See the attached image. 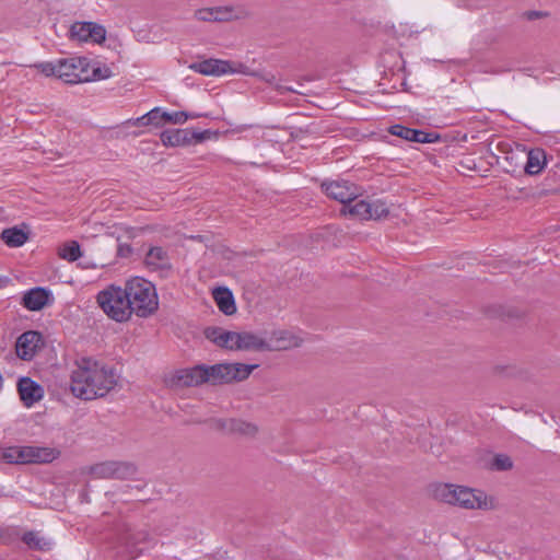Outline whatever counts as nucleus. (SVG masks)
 <instances>
[{
  "label": "nucleus",
  "mask_w": 560,
  "mask_h": 560,
  "mask_svg": "<svg viewBox=\"0 0 560 560\" xmlns=\"http://www.w3.org/2000/svg\"><path fill=\"white\" fill-rule=\"evenodd\" d=\"M1 238L9 247H20L27 241V234L21 229L10 228L2 231Z\"/></svg>",
  "instance_id": "26"
},
{
  "label": "nucleus",
  "mask_w": 560,
  "mask_h": 560,
  "mask_svg": "<svg viewBox=\"0 0 560 560\" xmlns=\"http://www.w3.org/2000/svg\"><path fill=\"white\" fill-rule=\"evenodd\" d=\"M342 212L361 220H370V202L365 200H359L353 205L347 202L342 208Z\"/></svg>",
  "instance_id": "27"
},
{
  "label": "nucleus",
  "mask_w": 560,
  "mask_h": 560,
  "mask_svg": "<svg viewBox=\"0 0 560 560\" xmlns=\"http://www.w3.org/2000/svg\"><path fill=\"white\" fill-rule=\"evenodd\" d=\"M210 425L219 431L245 436H254L258 431L254 423L241 419H212Z\"/></svg>",
  "instance_id": "15"
},
{
  "label": "nucleus",
  "mask_w": 560,
  "mask_h": 560,
  "mask_svg": "<svg viewBox=\"0 0 560 560\" xmlns=\"http://www.w3.org/2000/svg\"><path fill=\"white\" fill-rule=\"evenodd\" d=\"M202 116L203 115H201V114L188 113V112H184V110L172 112V113L163 110V114H162V118L164 119V122H171V124H175V125H183L188 119H196V118H199Z\"/></svg>",
  "instance_id": "29"
},
{
  "label": "nucleus",
  "mask_w": 560,
  "mask_h": 560,
  "mask_svg": "<svg viewBox=\"0 0 560 560\" xmlns=\"http://www.w3.org/2000/svg\"><path fill=\"white\" fill-rule=\"evenodd\" d=\"M491 467L495 470H509L513 467L512 459L504 454L495 455Z\"/></svg>",
  "instance_id": "34"
},
{
  "label": "nucleus",
  "mask_w": 560,
  "mask_h": 560,
  "mask_svg": "<svg viewBox=\"0 0 560 560\" xmlns=\"http://www.w3.org/2000/svg\"><path fill=\"white\" fill-rule=\"evenodd\" d=\"M118 383L113 368L92 358H82L75 362L71 373V393L81 399L92 400L106 396Z\"/></svg>",
  "instance_id": "1"
},
{
  "label": "nucleus",
  "mask_w": 560,
  "mask_h": 560,
  "mask_svg": "<svg viewBox=\"0 0 560 560\" xmlns=\"http://www.w3.org/2000/svg\"><path fill=\"white\" fill-rule=\"evenodd\" d=\"M125 291L130 304L131 315L149 317L159 307V299L152 282L141 277H133L126 281Z\"/></svg>",
  "instance_id": "2"
},
{
  "label": "nucleus",
  "mask_w": 560,
  "mask_h": 560,
  "mask_svg": "<svg viewBox=\"0 0 560 560\" xmlns=\"http://www.w3.org/2000/svg\"><path fill=\"white\" fill-rule=\"evenodd\" d=\"M144 262L151 270H167L171 259L167 252L160 246L151 247L145 255Z\"/></svg>",
  "instance_id": "22"
},
{
  "label": "nucleus",
  "mask_w": 560,
  "mask_h": 560,
  "mask_svg": "<svg viewBox=\"0 0 560 560\" xmlns=\"http://www.w3.org/2000/svg\"><path fill=\"white\" fill-rule=\"evenodd\" d=\"M261 79H262L265 82H267V83H269V84H271V85H275V86H276V89H278V90L285 89L284 86H282V85H280V84L278 83V81H277V79H276L275 74H272V73H270V72L261 74Z\"/></svg>",
  "instance_id": "37"
},
{
  "label": "nucleus",
  "mask_w": 560,
  "mask_h": 560,
  "mask_svg": "<svg viewBox=\"0 0 560 560\" xmlns=\"http://www.w3.org/2000/svg\"><path fill=\"white\" fill-rule=\"evenodd\" d=\"M124 539L126 550L131 558H137L152 546L150 535L145 530L128 533Z\"/></svg>",
  "instance_id": "19"
},
{
  "label": "nucleus",
  "mask_w": 560,
  "mask_h": 560,
  "mask_svg": "<svg viewBox=\"0 0 560 560\" xmlns=\"http://www.w3.org/2000/svg\"><path fill=\"white\" fill-rule=\"evenodd\" d=\"M69 37L80 43L101 44L106 38V30L94 22H75L69 30Z\"/></svg>",
  "instance_id": "11"
},
{
  "label": "nucleus",
  "mask_w": 560,
  "mask_h": 560,
  "mask_svg": "<svg viewBox=\"0 0 560 560\" xmlns=\"http://www.w3.org/2000/svg\"><path fill=\"white\" fill-rule=\"evenodd\" d=\"M96 303L108 318L117 323L128 322L132 316L125 287H106L97 293Z\"/></svg>",
  "instance_id": "4"
},
{
  "label": "nucleus",
  "mask_w": 560,
  "mask_h": 560,
  "mask_svg": "<svg viewBox=\"0 0 560 560\" xmlns=\"http://www.w3.org/2000/svg\"><path fill=\"white\" fill-rule=\"evenodd\" d=\"M46 77H57L59 79V59L56 61H46L34 65Z\"/></svg>",
  "instance_id": "33"
},
{
  "label": "nucleus",
  "mask_w": 560,
  "mask_h": 560,
  "mask_svg": "<svg viewBox=\"0 0 560 560\" xmlns=\"http://www.w3.org/2000/svg\"><path fill=\"white\" fill-rule=\"evenodd\" d=\"M207 337L219 347L237 350V332L228 331L222 328H212L207 331Z\"/></svg>",
  "instance_id": "23"
},
{
  "label": "nucleus",
  "mask_w": 560,
  "mask_h": 560,
  "mask_svg": "<svg viewBox=\"0 0 560 560\" xmlns=\"http://www.w3.org/2000/svg\"><path fill=\"white\" fill-rule=\"evenodd\" d=\"M100 68L90 69V61L84 57H69L59 59V79L66 83L77 84L91 80L105 79Z\"/></svg>",
  "instance_id": "6"
},
{
  "label": "nucleus",
  "mask_w": 560,
  "mask_h": 560,
  "mask_svg": "<svg viewBox=\"0 0 560 560\" xmlns=\"http://www.w3.org/2000/svg\"><path fill=\"white\" fill-rule=\"evenodd\" d=\"M257 364L219 363L207 366V382L212 385L228 384L246 380L257 368Z\"/></svg>",
  "instance_id": "7"
},
{
  "label": "nucleus",
  "mask_w": 560,
  "mask_h": 560,
  "mask_svg": "<svg viewBox=\"0 0 560 560\" xmlns=\"http://www.w3.org/2000/svg\"><path fill=\"white\" fill-rule=\"evenodd\" d=\"M213 298L219 310L225 315H232L236 312V305L232 292L226 288L214 290Z\"/></svg>",
  "instance_id": "24"
},
{
  "label": "nucleus",
  "mask_w": 560,
  "mask_h": 560,
  "mask_svg": "<svg viewBox=\"0 0 560 560\" xmlns=\"http://www.w3.org/2000/svg\"><path fill=\"white\" fill-rule=\"evenodd\" d=\"M137 472L136 466L128 462L106 460L90 468V474L98 479H129Z\"/></svg>",
  "instance_id": "8"
},
{
  "label": "nucleus",
  "mask_w": 560,
  "mask_h": 560,
  "mask_svg": "<svg viewBox=\"0 0 560 560\" xmlns=\"http://www.w3.org/2000/svg\"><path fill=\"white\" fill-rule=\"evenodd\" d=\"M322 188L329 198L343 205L352 202L359 195L358 187L343 179L323 182Z\"/></svg>",
  "instance_id": "13"
},
{
  "label": "nucleus",
  "mask_w": 560,
  "mask_h": 560,
  "mask_svg": "<svg viewBox=\"0 0 560 560\" xmlns=\"http://www.w3.org/2000/svg\"><path fill=\"white\" fill-rule=\"evenodd\" d=\"M248 15L244 7H213L195 11V19L202 22H225L244 19Z\"/></svg>",
  "instance_id": "10"
},
{
  "label": "nucleus",
  "mask_w": 560,
  "mask_h": 560,
  "mask_svg": "<svg viewBox=\"0 0 560 560\" xmlns=\"http://www.w3.org/2000/svg\"><path fill=\"white\" fill-rule=\"evenodd\" d=\"M389 214V209L382 200H374L370 202V220H380Z\"/></svg>",
  "instance_id": "32"
},
{
  "label": "nucleus",
  "mask_w": 560,
  "mask_h": 560,
  "mask_svg": "<svg viewBox=\"0 0 560 560\" xmlns=\"http://www.w3.org/2000/svg\"><path fill=\"white\" fill-rule=\"evenodd\" d=\"M60 452L54 447L15 445L2 450L1 458L8 464H48L58 458Z\"/></svg>",
  "instance_id": "5"
},
{
  "label": "nucleus",
  "mask_w": 560,
  "mask_h": 560,
  "mask_svg": "<svg viewBox=\"0 0 560 560\" xmlns=\"http://www.w3.org/2000/svg\"><path fill=\"white\" fill-rule=\"evenodd\" d=\"M59 256L68 261H75L81 256L80 245L77 241H70L59 247Z\"/></svg>",
  "instance_id": "30"
},
{
  "label": "nucleus",
  "mask_w": 560,
  "mask_h": 560,
  "mask_svg": "<svg viewBox=\"0 0 560 560\" xmlns=\"http://www.w3.org/2000/svg\"><path fill=\"white\" fill-rule=\"evenodd\" d=\"M389 133L407 141L418 143H433L439 139L436 133L411 129L402 125L392 126L389 128Z\"/></svg>",
  "instance_id": "16"
},
{
  "label": "nucleus",
  "mask_w": 560,
  "mask_h": 560,
  "mask_svg": "<svg viewBox=\"0 0 560 560\" xmlns=\"http://www.w3.org/2000/svg\"><path fill=\"white\" fill-rule=\"evenodd\" d=\"M126 125L128 126H149V120H148V116L147 114L142 115L141 117H138V118H130L128 120H126L125 122Z\"/></svg>",
  "instance_id": "36"
},
{
  "label": "nucleus",
  "mask_w": 560,
  "mask_h": 560,
  "mask_svg": "<svg viewBox=\"0 0 560 560\" xmlns=\"http://www.w3.org/2000/svg\"><path fill=\"white\" fill-rule=\"evenodd\" d=\"M43 346L44 340L42 334L35 330H28L18 338L15 352L20 359L31 361Z\"/></svg>",
  "instance_id": "14"
},
{
  "label": "nucleus",
  "mask_w": 560,
  "mask_h": 560,
  "mask_svg": "<svg viewBox=\"0 0 560 560\" xmlns=\"http://www.w3.org/2000/svg\"><path fill=\"white\" fill-rule=\"evenodd\" d=\"M22 540L32 549L48 550L50 548V541L40 536L38 532L25 533L22 537Z\"/></svg>",
  "instance_id": "28"
},
{
  "label": "nucleus",
  "mask_w": 560,
  "mask_h": 560,
  "mask_svg": "<svg viewBox=\"0 0 560 560\" xmlns=\"http://www.w3.org/2000/svg\"><path fill=\"white\" fill-rule=\"evenodd\" d=\"M277 341L276 349H289L300 346L301 339L288 331H280Z\"/></svg>",
  "instance_id": "31"
},
{
  "label": "nucleus",
  "mask_w": 560,
  "mask_h": 560,
  "mask_svg": "<svg viewBox=\"0 0 560 560\" xmlns=\"http://www.w3.org/2000/svg\"><path fill=\"white\" fill-rule=\"evenodd\" d=\"M208 372L206 365H196L194 368L180 369L176 371L168 380L170 386L174 388L199 386L207 382Z\"/></svg>",
  "instance_id": "12"
},
{
  "label": "nucleus",
  "mask_w": 560,
  "mask_h": 560,
  "mask_svg": "<svg viewBox=\"0 0 560 560\" xmlns=\"http://www.w3.org/2000/svg\"><path fill=\"white\" fill-rule=\"evenodd\" d=\"M189 69L203 75H222L228 73L248 74L247 67L242 63H233L221 59H206L189 65Z\"/></svg>",
  "instance_id": "9"
},
{
  "label": "nucleus",
  "mask_w": 560,
  "mask_h": 560,
  "mask_svg": "<svg viewBox=\"0 0 560 560\" xmlns=\"http://www.w3.org/2000/svg\"><path fill=\"white\" fill-rule=\"evenodd\" d=\"M525 16L527 20L532 21V20L545 18V16H547V13L542 12V11H528L525 13Z\"/></svg>",
  "instance_id": "38"
},
{
  "label": "nucleus",
  "mask_w": 560,
  "mask_h": 560,
  "mask_svg": "<svg viewBox=\"0 0 560 560\" xmlns=\"http://www.w3.org/2000/svg\"><path fill=\"white\" fill-rule=\"evenodd\" d=\"M18 389L21 400L28 407L43 396L42 387L30 377H22L18 383Z\"/></svg>",
  "instance_id": "20"
},
{
  "label": "nucleus",
  "mask_w": 560,
  "mask_h": 560,
  "mask_svg": "<svg viewBox=\"0 0 560 560\" xmlns=\"http://www.w3.org/2000/svg\"><path fill=\"white\" fill-rule=\"evenodd\" d=\"M52 301L51 292L45 288L36 287L26 291L22 304L28 311H40Z\"/></svg>",
  "instance_id": "17"
},
{
  "label": "nucleus",
  "mask_w": 560,
  "mask_h": 560,
  "mask_svg": "<svg viewBox=\"0 0 560 560\" xmlns=\"http://www.w3.org/2000/svg\"><path fill=\"white\" fill-rule=\"evenodd\" d=\"M161 141L166 147H179L191 143L192 140L200 141V133L190 132L188 129H170L161 133Z\"/></svg>",
  "instance_id": "18"
},
{
  "label": "nucleus",
  "mask_w": 560,
  "mask_h": 560,
  "mask_svg": "<svg viewBox=\"0 0 560 560\" xmlns=\"http://www.w3.org/2000/svg\"><path fill=\"white\" fill-rule=\"evenodd\" d=\"M546 165L545 152L540 149L530 150L527 153V161L525 163V172L528 175L539 174Z\"/></svg>",
  "instance_id": "25"
},
{
  "label": "nucleus",
  "mask_w": 560,
  "mask_h": 560,
  "mask_svg": "<svg viewBox=\"0 0 560 560\" xmlns=\"http://www.w3.org/2000/svg\"><path fill=\"white\" fill-rule=\"evenodd\" d=\"M433 495L439 501L457 505L463 509H488L487 495L480 490L463 486L441 483L434 487Z\"/></svg>",
  "instance_id": "3"
},
{
  "label": "nucleus",
  "mask_w": 560,
  "mask_h": 560,
  "mask_svg": "<svg viewBox=\"0 0 560 560\" xmlns=\"http://www.w3.org/2000/svg\"><path fill=\"white\" fill-rule=\"evenodd\" d=\"M237 350L265 351L272 350L269 343L259 335L253 332H237Z\"/></svg>",
  "instance_id": "21"
},
{
  "label": "nucleus",
  "mask_w": 560,
  "mask_h": 560,
  "mask_svg": "<svg viewBox=\"0 0 560 560\" xmlns=\"http://www.w3.org/2000/svg\"><path fill=\"white\" fill-rule=\"evenodd\" d=\"M163 110L160 107H154L150 112L147 113L149 126L153 125L155 127H159L164 122V119L162 118Z\"/></svg>",
  "instance_id": "35"
}]
</instances>
